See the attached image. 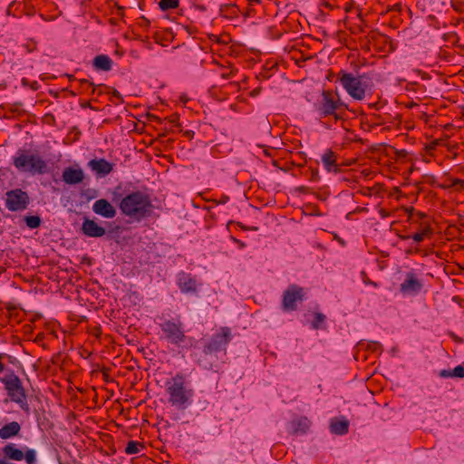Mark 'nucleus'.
I'll return each mask as SVG.
<instances>
[{"instance_id":"c756f323","label":"nucleus","mask_w":464,"mask_h":464,"mask_svg":"<svg viewBox=\"0 0 464 464\" xmlns=\"http://www.w3.org/2000/svg\"><path fill=\"white\" fill-rule=\"evenodd\" d=\"M428 232H429V228L424 229L420 233H416L411 237H410V236L402 237V239H409L410 237H411L415 242L419 243V242L423 241L424 237L427 235Z\"/></svg>"},{"instance_id":"9d476101","label":"nucleus","mask_w":464,"mask_h":464,"mask_svg":"<svg viewBox=\"0 0 464 464\" xmlns=\"http://www.w3.org/2000/svg\"><path fill=\"white\" fill-rule=\"evenodd\" d=\"M342 106L341 103L336 102L331 92H323V99L322 102L318 107V111L320 112V115L323 117H326L329 115H334V118L336 120L341 119L342 117L339 116L337 113H335V111L338 110Z\"/></svg>"},{"instance_id":"423d86ee","label":"nucleus","mask_w":464,"mask_h":464,"mask_svg":"<svg viewBox=\"0 0 464 464\" xmlns=\"http://www.w3.org/2000/svg\"><path fill=\"white\" fill-rule=\"evenodd\" d=\"M165 339L175 345L179 346L186 340L183 324L181 322L166 320L160 324Z\"/></svg>"},{"instance_id":"7c9ffc66","label":"nucleus","mask_w":464,"mask_h":464,"mask_svg":"<svg viewBox=\"0 0 464 464\" xmlns=\"http://www.w3.org/2000/svg\"><path fill=\"white\" fill-rule=\"evenodd\" d=\"M7 355L5 353H0V373L3 372L5 371V363L3 362V360L6 357Z\"/></svg>"},{"instance_id":"cd10ccee","label":"nucleus","mask_w":464,"mask_h":464,"mask_svg":"<svg viewBox=\"0 0 464 464\" xmlns=\"http://www.w3.org/2000/svg\"><path fill=\"white\" fill-rule=\"evenodd\" d=\"M325 321V315L322 313H315L314 314V319L312 323V327L315 330L324 328V324Z\"/></svg>"},{"instance_id":"bb28decb","label":"nucleus","mask_w":464,"mask_h":464,"mask_svg":"<svg viewBox=\"0 0 464 464\" xmlns=\"http://www.w3.org/2000/svg\"><path fill=\"white\" fill-rule=\"evenodd\" d=\"M179 0H160L159 5L161 10L166 11L179 6Z\"/></svg>"},{"instance_id":"e433bc0d","label":"nucleus","mask_w":464,"mask_h":464,"mask_svg":"<svg viewBox=\"0 0 464 464\" xmlns=\"http://www.w3.org/2000/svg\"><path fill=\"white\" fill-rule=\"evenodd\" d=\"M250 2H258V0H250Z\"/></svg>"},{"instance_id":"aec40b11","label":"nucleus","mask_w":464,"mask_h":464,"mask_svg":"<svg viewBox=\"0 0 464 464\" xmlns=\"http://www.w3.org/2000/svg\"><path fill=\"white\" fill-rule=\"evenodd\" d=\"M349 421L347 420L333 419L330 423V430L336 435H344L348 432Z\"/></svg>"},{"instance_id":"f257e3e1","label":"nucleus","mask_w":464,"mask_h":464,"mask_svg":"<svg viewBox=\"0 0 464 464\" xmlns=\"http://www.w3.org/2000/svg\"><path fill=\"white\" fill-rule=\"evenodd\" d=\"M113 201H118L121 214L133 221H141L151 215L153 205L150 195L140 190L132 191L124 197L113 193Z\"/></svg>"},{"instance_id":"6e6552de","label":"nucleus","mask_w":464,"mask_h":464,"mask_svg":"<svg viewBox=\"0 0 464 464\" xmlns=\"http://www.w3.org/2000/svg\"><path fill=\"white\" fill-rule=\"evenodd\" d=\"M305 292L303 287L296 285H291L284 292L282 300V309L285 312L295 311L297 303L303 302Z\"/></svg>"},{"instance_id":"2eb2a0df","label":"nucleus","mask_w":464,"mask_h":464,"mask_svg":"<svg viewBox=\"0 0 464 464\" xmlns=\"http://www.w3.org/2000/svg\"><path fill=\"white\" fill-rule=\"evenodd\" d=\"M88 166L98 175L102 177L110 174L113 169L112 164L104 159L92 160L89 161Z\"/></svg>"},{"instance_id":"2f4dec72","label":"nucleus","mask_w":464,"mask_h":464,"mask_svg":"<svg viewBox=\"0 0 464 464\" xmlns=\"http://www.w3.org/2000/svg\"><path fill=\"white\" fill-rule=\"evenodd\" d=\"M112 94L114 97L118 98L121 102H123L121 93L117 90H113Z\"/></svg>"},{"instance_id":"b1692460","label":"nucleus","mask_w":464,"mask_h":464,"mask_svg":"<svg viewBox=\"0 0 464 464\" xmlns=\"http://www.w3.org/2000/svg\"><path fill=\"white\" fill-rule=\"evenodd\" d=\"M236 5H223L219 8L220 14L225 17L236 15Z\"/></svg>"},{"instance_id":"f3484780","label":"nucleus","mask_w":464,"mask_h":464,"mask_svg":"<svg viewBox=\"0 0 464 464\" xmlns=\"http://www.w3.org/2000/svg\"><path fill=\"white\" fill-rule=\"evenodd\" d=\"M179 286L183 293H195L197 283L189 275L182 273L179 276Z\"/></svg>"},{"instance_id":"39448f33","label":"nucleus","mask_w":464,"mask_h":464,"mask_svg":"<svg viewBox=\"0 0 464 464\" xmlns=\"http://www.w3.org/2000/svg\"><path fill=\"white\" fill-rule=\"evenodd\" d=\"M339 81L347 93L357 101L365 97L366 85L362 82V76L355 77L346 72H341Z\"/></svg>"},{"instance_id":"4468645a","label":"nucleus","mask_w":464,"mask_h":464,"mask_svg":"<svg viewBox=\"0 0 464 464\" xmlns=\"http://www.w3.org/2000/svg\"><path fill=\"white\" fill-rule=\"evenodd\" d=\"M84 179V173L82 169L65 168L63 171V180L69 185L81 183Z\"/></svg>"},{"instance_id":"72a5a7b5","label":"nucleus","mask_w":464,"mask_h":464,"mask_svg":"<svg viewBox=\"0 0 464 464\" xmlns=\"http://www.w3.org/2000/svg\"><path fill=\"white\" fill-rule=\"evenodd\" d=\"M380 213H381V216H382V218H385V217H387V216H388V213H387L385 210H383V209H382V210L380 211Z\"/></svg>"},{"instance_id":"1a4fd4ad","label":"nucleus","mask_w":464,"mask_h":464,"mask_svg":"<svg viewBox=\"0 0 464 464\" xmlns=\"http://www.w3.org/2000/svg\"><path fill=\"white\" fill-rule=\"evenodd\" d=\"M6 207L11 211H18L26 208L29 197L21 189L11 190L7 194Z\"/></svg>"},{"instance_id":"9b49d317","label":"nucleus","mask_w":464,"mask_h":464,"mask_svg":"<svg viewBox=\"0 0 464 464\" xmlns=\"http://www.w3.org/2000/svg\"><path fill=\"white\" fill-rule=\"evenodd\" d=\"M422 288L421 282L413 273H407L406 278L400 285V290L404 295H415Z\"/></svg>"},{"instance_id":"412c9836","label":"nucleus","mask_w":464,"mask_h":464,"mask_svg":"<svg viewBox=\"0 0 464 464\" xmlns=\"http://www.w3.org/2000/svg\"><path fill=\"white\" fill-rule=\"evenodd\" d=\"M322 161L324 168L328 171H338V166L336 164V155L331 150H326V152L322 156Z\"/></svg>"},{"instance_id":"dca6fc26","label":"nucleus","mask_w":464,"mask_h":464,"mask_svg":"<svg viewBox=\"0 0 464 464\" xmlns=\"http://www.w3.org/2000/svg\"><path fill=\"white\" fill-rule=\"evenodd\" d=\"M310 428V420L306 417H299L289 423L293 434H304Z\"/></svg>"},{"instance_id":"f704fd0d","label":"nucleus","mask_w":464,"mask_h":464,"mask_svg":"<svg viewBox=\"0 0 464 464\" xmlns=\"http://www.w3.org/2000/svg\"><path fill=\"white\" fill-rule=\"evenodd\" d=\"M407 210H408L409 214L411 215L414 209H413V208H411L410 209H407Z\"/></svg>"},{"instance_id":"c85d7f7f","label":"nucleus","mask_w":464,"mask_h":464,"mask_svg":"<svg viewBox=\"0 0 464 464\" xmlns=\"http://www.w3.org/2000/svg\"><path fill=\"white\" fill-rule=\"evenodd\" d=\"M24 459H25L27 464H35L36 463V453L34 450H27L24 453Z\"/></svg>"},{"instance_id":"0eeeda50","label":"nucleus","mask_w":464,"mask_h":464,"mask_svg":"<svg viewBox=\"0 0 464 464\" xmlns=\"http://www.w3.org/2000/svg\"><path fill=\"white\" fill-rule=\"evenodd\" d=\"M231 330L228 327H221L219 332L215 334L212 338L205 343L203 353L206 355L226 350L227 345L231 340Z\"/></svg>"},{"instance_id":"a211bd4d","label":"nucleus","mask_w":464,"mask_h":464,"mask_svg":"<svg viewBox=\"0 0 464 464\" xmlns=\"http://www.w3.org/2000/svg\"><path fill=\"white\" fill-rule=\"evenodd\" d=\"M21 426L17 421H12L0 429V438L7 440L19 434Z\"/></svg>"},{"instance_id":"5701e85b","label":"nucleus","mask_w":464,"mask_h":464,"mask_svg":"<svg viewBox=\"0 0 464 464\" xmlns=\"http://www.w3.org/2000/svg\"><path fill=\"white\" fill-rule=\"evenodd\" d=\"M440 376L443 377V378H449V377L464 378V367L461 365H458L452 371L442 370L440 372Z\"/></svg>"},{"instance_id":"4be33fe9","label":"nucleus","mask_w":464,"mask_h":464,"mask_svg":"<svg viewBox=\"0 0 464 464\" xmlns=\"http://www.w3.org/2000/svg\"><path fill=\"white\" fill-rule=\"evenodd\" d=\"M93 66L96 70L108 72L111 69L112 61L108 55L100 54L93 59Z\"/></svg>"},{"instance_id":"393cba45","label":"nucleus","mask_w":464,"mask_h":464,"mask_svg":"<svg viewBox=\"0 0 464 464\" xmlns=\"http://www.w3.org/2000/svg\"><path fill=\"white\" fill-rule=\"evenodd\" d=\"M140 448H143V445L141 443L130 440L128 442L125 448V452L130 455L137 454L140 452Z\"/></svg>"},{"instance_id":"ddd939ff","label":"nucleus","mask_w":464,"mask_h":464,"mask_svg":"<svg viewBox=\"0 0 464 464\" xmlns=\"http://www.w3.org/2000/svg\"><path fill=\"white\" fill-rule=\"evenodd\" d=\"M82 233L90 237H102L106 234V229L96 221L85 218L82 225Z\"/></svg>"},{"instance_id":"7ed1b4c3","label":"nucleus","mask_w":464,"mask_h":464,"mask_svg":"<svg viewBox=\"0 0 464 464\" xmlns=\"http://www.w3.org/2000/svg\"><path fill=\"white\" fill-rule=\"evenodd\" d=\"M0 382L4 384L5 390L7 393V398L5 402L9 401L19 405V407L26 413H29L30 407L27 401V395L25 389L23 386L20 378L11 373L0 379Z\"/></svg>"},{"instance_id":"f8f14e48","label":"nucleus","mask_w":464,"mask_h":464,"mask_svg":"<svg viewBox=\"0 0 464 464\" xmlns=\"http://www.w3.org/2000/svg\"><path fill=\"white\" fill-rule=\"evenodd\" d=\"M92 210L105 218H113L117 214L116 208L105 198L96 200L92 205Z\"/></svg>"},{"instance_id":"c9c22d12","label":"nucleus","mask_w":464,"mask_h":464,"mask_svg":"<svg viewBox=\"0 0 464 464\" xmlns=\"http://www.w3.org/2000/svg\"><path fill=\"white\" fill-rule=\"evenodd\" d=\"M419 216H420V218H422V217L424 216V214H422V213H420H420H419Z\"/></svg>"},{"instance_id":"20e7f679","label":"nucleus","mask_w":464,"mask_h":464,"mask_svg":"<svg viewBox=\"0 0 464 464\" xmlns=\"http://www.w3.org/2000/svg\"><path fill=\"white\" fill-rule=\"evenodd\" d=\"M14 165L20 170L33 174H42L46 170V163L41 157L25 152H22L14 159Z\"/></svg>"},{"instance_id":"f03ea898","label":"nucleus","mask_w":464,"mask_h":464,"mask_svg":"<svg viewBox=\"0 0 464 464\" xmlns=\"http://www.w3.org/2000/svg\"><path fill=\"white\" fill-rule=\"evenodd\" d=\"M166 391L169 395V402L179 410H184L190 403L193 390L187 387L185 376L178 373L166 382Z\"/></svg>"},{"instance_id":"a878e982","label":"nucleus","mask_w":464,"mask_h":464,"mask_svg":"<svg viewBox=\"0 0 464 464\" xmlns=\"http://www.w3.org/2000/svg\"><path fill=\"white\" fill-rule=\"evenodd\" d=\"M26 226L30 228H37L41 225V218L39 216H27L24 218Z\"/></svg>"},{"instance_id":"473e14b6","label":"nucleus","mask_w":464,"mask_h":464,"mask_svg":"<svg viewBox=\"0 0 464 464\" xmlns=\"http://www.w3.org/2000/svg\"><path fill=\"white\" fill-rule=\"evenodd\" d=\"M0 464H13L0 456Z\"/></svg>"},{"instance_id":"6ab92c4d","label":"nucleus","mask_w":464,"mask_h":464,"mask_svg":"<svg viewBox=\"0 0 464 464\" xmlns=\"http://www.w3.org/2000/svg\"><path fill=\"white\" fill-rule=\"evenodd\" d=\"M2 451L5 455L3 458L5 459L6 460L12 459V460H15V461H20V460L24 459L23 450L15 448V445L13 443H9V444L5 445L2 449Z\"/></svg>"}]
</instances>
